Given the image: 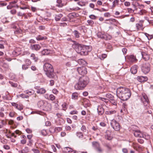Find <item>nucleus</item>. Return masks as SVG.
Segmentation results:
<instances>
[{"instance_id":"680f3d73","label":"nucleus","mask_w":153,"mask_h":153,"mask_svg":"<svg viewBox=\"0 0 153 153\" xmlns=\"http://www.w3.org/2000/svg\"><path fill=\"white\" fill-rule=\"evenodd\" d=\"M3 148L6 150H8L10 149V147L9 145H5L3 146Z\"/></svg>"},{"instance_id":"8fccbe9b","label":"nucleus","mask_w":153,"mask_h":153,"mask_svg":"<svg viewBox=\"0 0 153 153\" xmlns=\"http://www.w3.org/2000/svg\"><path fill=\"white\" fill-rule=\"evenodd\" d=\"M96 150L98 152L100 153H102L103 151V149L100 146H99L97 149H96Z\"/></svg>"},{"instance_id":"6e6d98bb","label":"nucleus","mask_w":153,"mask_h":153,"mask_svg":"<svg viewBox=\"0 0 153 153\" xmlns=\"http://www.w3.org/2000/svg\"><path fill=\"white\" fill-rule=\"evenodd\" d=\"M32 150L34 153H39L40 152L39 151L36 149H32Z\"/></svg>"},{"instance_id":"9d476101","label":"nucleus","mask_w":153,"mask_h":153,"mask_svg":"<svg viewBox=\"0 0 153 153\" xmlns=\"http://www.w3.org/2000/svg\"><path fill=\"white\" fill-rule=\"evenodd\" d=\"M134 136L137 137L142 138L143 137V133L139 130L134 131Z\"/></svg>"},{"instance_id":"2f4dec72","label":"nucleus","mask_w":153,"mask_h":153,"mask_svg":"<svg viewBox=\"0 0 153 153\" xmlns=\"http://www.w3.org/2000/svg\"><path fill=\"white\" fill-rule=\"evenodd\" d=\"M92 144L93 147L96 149H97L100 146L99 144L96 142H93Z\"/></svg>"},{"instance_id":"e2e57ef3","label":"nucleus","mask_w":153,"mask_h":153,"mask_svg":"<svg viewBox=\"0 0 153 153\" xmlns=\"http://www.w3.org/2000/svg\"><path fill=\"white\" fill-rule=\"evenodd\" d=\"M87 22L89 25H91L94 23V22L92 20H88Z\"/></svg>"},{"instance_id":"4c0bfd02","label":"nucleus","mask_w":153,"mask_h":153,"mask_svg":"<svg viewBox=\"0 0 153 153\" xmlns=\"http://www.w3.org/2000/svg\"><path fill=\"white\" fill-rule=\"evenodd\" d=\"M73 33L74 34L75 37L77 38L79 37L80 34L77 31L75 30L74 31Z\"/></svg>"},{"instance_id":"f704fd0d","label":"nucleus","mask_w":153,"mask_h":153,"mask_svg":"<svg viewBox=\"0 0 153 153\" xmlns=\"http://www.w3.org/2000/svg\"><path fill=\"white\" fill-rule=\"evenodd\" d=\"M146 13V11L144 9H142L138 11L137 13L140 15H143L144 14Z\"/></svg>"},{"instance_id":"bb28decb","label":"nucleus","mask_w":153,"mask_h":153,"mask_svg":"<svg viewBox=\"0 0 153 153\" xmlns=\"http://www.w3.org/2000/svg\"><path fill=\"white\" fill-rule=\"evenodd\" d=\"M29 151V149L28 147H25L23 149L19 151L20 153H27Z\"/></svg>"},{"instance_id":"052dcab7","label":"nucleus","mask_w":153,"mask_h":153,"mask_svg":"<svg viewBox=\"0 0 153 153\" xmlns=\"http://www.w3.org/2000/svg\"><path fill=\"white\" fill-rule=\"evenodd\" d=\"M105 147H106L108 151H109L111 150V147L109 145H105Z\"/></svg>"},{"instance_id":"c03bdc74","label":"nucleus","mask_w":153,"mask_h":153,"mask_svg":"<svg viewBox=\"0 0 153 153\" xmlns=\"http://www.w3.org/2000/svg\"><path fill=\"white\" fill-rule=\"evenodd\" d=\"M1 21L4 23L8 22L9 21L7 20V18L6 17H4L1 19Z\"/></svg>"},{"instance_id":"f257e3e1","label":"nucleus","mask_w":153,"mask_h":153,"mask_svg":"<svg viewBox=\"0 0 153 153\" xmlns=\"http://www.w3.org/2000/svg\"><path fill=\"white\" fill-rule=\"evenodd\" d=\"M116 92L117 97L123 101H126L128 100L131 95L129 89L123 87L117 88Z\"/></svg>"},{"instance_id":"37998d69","label":"nucleus","mask_w":153,"mask_h":153,"mask_svg":"<svg viewBox=\"0 0 153 153\" xmlns=\"http://www.w3.org/2000/svg\"><path fill=\"white\" fill-rule=\"evenodd\" d=\"M143 137H142L145 138L146 140H149L150 138V135L147 134H144L143 133Z\"/></svg>"},{"instance_id":"c9c22d12","label":"nucleus","mask_w":153,"mask_h":153,"mask_svg":"<svg viewBox=\"0 0 153 153\" xmlns=\"http://www.w3.org/2000/svg\"><path fill=\"white\" fill-rule=\"evenodd\" d=\"M136 26L137 29L138 30L142 28L143 25L141 23L136 24Z\"/></svg>"},{"instance_id":"aec40b11","label":"nucleus","mask_w":153,"mask_h":153,"mask_svg":"<svg viewBox=\"0 0 153 153\" xmlns=\"http://www.w3.org/2000/svg\"><path fill=\"white\" fill-rule=\"evenodd\" d=\"M141 54L143 59L145 61H148L149 59V56L145 52H142Z\"/></svg>"},{"instance_id":"7c9ffc66","label":"nucleus","mask_w":153,"mask_h":153,"mask_svg":"<svg viewBox=\"0 0 153 153\" xmlns=\"http://www.w3.org/2000/svg\"><path fill=\"white\" fill-rule=\"evenodd\" d=\"M13 53L14 55L17 56L20 54V52L19 51V49H16L13 51Z\"/></svg>"},{"instance_id":"b1692460","label":"nucleus","mask_w":153,"mask_h":153,"mask_svg":"<svg viewBox=\"0 0 153 153\" xmlns=\"http://www.w3.org/2000/svg\"><path fill=\"white\" fill-rule=\"evenodd\" d=\"M119 2V0H114L112 2L111 8L112 9L114 8L116 6L118 5Z\"/></svg>"},{"instance_id":"79ce46f5","label":"nucleus","mask_w":153,"mask_h":153,"mask_svg":"<svg viewBox=\"0 0 153 153\" xmlns=\"http://www.w3.org/2000/svg\"><path fill=\"white\" fill-rule=\"evenodd\" d=\"M78 63L80 65H83L84 63H85V61L82 59L78 60Z\"/></svg>"},{"instance_id":"338daca9","label":"nucleus","mask_w":153,"mask_h":153,"mask_svg":"<svg viewBox=\"0 0 153 153\" xmlns=\"http://www.w3.org/2000/svg\"><path fill=\"white\" fill-rule=\"evenodd\" d=\"M45 125L46 126H50L51 125V123L49 121H47L45 122Z\"/></svg>"},{"instance_id":"bf43d9fd","label":"nucleus","mask_w":153,"mask_h":153,"mask_svg":"<svg viewBox=\"0 0 153 153\" xmlns=\"http://www.w3.org/2000/svg\"><path fill=\"white\" fill-rule=\"evenodd\" d=\"M15 114V112L14 111H12L10 113L9 115L11 117H13Z\"/></svg>"},{"instance_id":"412c9836","label":"nucleus","mask_w":153,"mask_h":153,"mask_svg":"<svg viewBox=\"0 0 153 153\" xmlns=\"http://www.w3.org/2000/svg\"><path fill=\"white\" fill-rule=\"evenodd\" d=\"M41 48L40 45L38 44H34L32 45L31 49L33 50L38 51Z\"/></svg>"},{"instance_id":"f8f14e48","label":"nucleus","mask_w":153,"mask_h":153,"mask_svg":"<svg viewBox=\"0 0 153 153\" xmlns=\"http://www.w3.org/2000/svg\"><path fill=\"white\" fill-rule=\"evenodd\" d=\"M132 146L134 149L137 151L141 150L142 149V147L137 143H133Z\"/></svg>"},{"instance_id":"3c124183","label":"nucleus","mask_w":153,"mask_h":153,"mask_svg":"<svg viewBox=\"0 0 153 153\" xmlns=\"http://www.w3.org/2000/svg\"><path fill=\"white\" fill-rule=\"evenodd\" d=\"M96 150L98 152L100 153H102L103 151V149L100 146H99L97 149H96Z\"/></svg>"},{"instance_id":"f03ea898","label":"nucleus","mask_w":153,"mask_h":153,"mask_svg":"<svg viewBox=\"0 0 153 153\" xmlns=\"http://www.w3.org/2000/svg\"><path fill=\"white\" fill-rule=\"evenodd\" d=\"M72 41L74 42V43L72 45V47L75 49L76 51L82 55H85V46L82 45L74 41Z\"/></svg>"},{"instance_id":"39448f33","label":"nucleus","mask_w":153,"mask_h":153,"mask_svg":"<svg viewBox=\"0 0 153 153\" xmlns=\"http://www.w3.org/2000/svg\"><path fill=\"white\" fill-rule=\"evenodd\" d=\"M91 106L89 101L87 100V119H88V120H91L92 119L93 115L89 109L87 108V107H91Z\"/></svg>"},{"instance_id":"de8ad7c7","label":"nucleus","mask_w":153,"mask_h":153,"mask_svg":"<svg viewBox=\"0 0 153 153\" xmlns=\"http://www.w3.org/2000/svg\"><path fill=\"white\" fill-rule=\"evenodd\" d=\"M42 134L44 136H46L47 134V133L46 130L43 129L41 131Z\"/></svg>"},{"instance_id":"c756f323","label":"nucleus","mask_w":153,"mask_h":153,"mask_svg":"<svg viewBox=\"0 0 153 153\" xmlns=\"http://www.w3.org/2000/svg\"><path fill=\"white\" fill-rule=\"evenodd\" d=\"M24 92L29 95H31L34 93V91L33 90H26L24 91Z\"/></svg>"},{"instance_id":"a18cd8bd","label":"nucleus","mask_w":153,"mask_h":153,"mask_svg":"<svg viewBox=\"0 0 153 153\" xmlns=\"http://www.w3.org/2000/svg\"><path fill=\"white\" fill-rule=\"evenodd\" d=\"M29 66L26 65V64H24L22 65V69L24 70H26L28 69L29 67Z\"/></svg>"},{"instance_id":"6e6552de","label":"nucleus","mask_w":153,"mask_h":153,"mask_svg":"<svg viewBox=\"0 0 153 153\" xmlns=\"http://www.w3.org/2000/svg\"><path fill=\"white\" fill-rule=\"evenodd\" d=\"M141 69L143 72L144 74H146L148 73L150 69V64L148 62L143 64Z\"/></svg>"},{"instance_id":"58836bf2","label":"nucleus","mask_w":153,"mask_h":153,"mask_svg":"<svg viewBox=\"0 0 153 153\" xmlns=\"http://www.w3.org/2000/svg\"><path fill=\"white\" fill-rule=\"evenodd\" d=\"M62 130V128L60 127H57L55 128L54 131L56 132H58Z\"/></svg>"},{"instance_id":"e433bc0d","label":"nucleus","mask_w":153,"mask_h":153,"mask_svg":"<svg viewBox=\"0 0 153 153\" xmlns=\"http://www.w3.org/2000/svg\"><path fill=\"white\" fill-rule=\"evenodd\" d=\"M76 134L79 138H82L83 136V134L81 132H77L76 133Z\"/></svg>"},{"instance_id":"a19ab883","label":"nucleus","mask_w":153,"mask_h":153,"mask_svg":"<svg viewBox=\"0 0 153 153\" xmlns=\"http://www.w3.org/2000/svg\"><path fill=\"white\" fill-rule=\"evenodd\" d=\"M97 36L98 38H103L104 34L100 32H98L97 34Z\"/></svg>"},{"instance_id":"4468645a","label":"nucleus","mask_w":153,"mask_h":153,"mask_svg":"<svg viewBox=\"0 0 153 153\" xmlns=\"http://www.w3.org/2000/svg\"><path fill=\"white\" fill-rule=\"evenodd\" d=\"M105 137V139L108 140H111L113 138L111 135L110 132L109 131H106Z\"/></svg>"},{"instance_id":"1a4fd4ad","label":"nucleus","mask_w":153,"mask_h":153,"mask_svg":"<svg viewBox=\"0 0 153 153\" xmlns=\"http://www.w3.org/2000/svg\"><path fill=\"white\" fill-rule=\"evenodd\" d=\"M77 70L79 73L83 75L82 76L84 77V76L86 74V68L85 67L82 66L78 68Z\"/></svg>"},{"instance_id":"72a5a7b5","label":"nucleus","mask_w":153,"mask_h":153,"mask_svg":"<svg viewBox=\"0 0 153 153\" xmlns=\"http://www.w3.org/2000/svg\"><path fill=\"white\" fill-rule=\"evenodd\" d=\"M25 64L29 66L32 63V62L30 60L28 59H25Z\"/></svg>"},{"instance_id":"a878e982","label":"nucleus","mask_w":153,"mask_h":153,"mask_svg":"<svg viewBox=\"0 0 153 153\" xmlns=\"http://www.w3.org/2000/svg\"><path fill=\"white\" fill-rule=\"evenodd\" d=\"M45 98L48 99H49L51 100H53L55 99V97L53 94H50L49 97H48L47 94H46L45 95Z\"/></svg>"},{"instance_id":"cd10ccee","label":"nucleus","mask_w":153,"mask_h":153,"mask_svg":"<svg viewBox=\"0 0 153 153\" xmlns=\"http://www.w3.org/2000/svg\"><path fill=\"white\" fill-rule=\"evenodd\" d=\"M30 57L31 59L34 60L35 62H37L38 60V58L36 56L35 54L34 53H32L30 55Z\"/></svg>"},{"instance_id":"13d9d810","label":"nucleus","mask_w":153,"mask_h":153,"mask_svg":"<svg viewBox=\"0 0 153 153\" xmlns=\"http://www.w3.org/2000/svg\"><path fill=\"white\" fill-rule=\"evenodd\" d=\"M9 82L13 87H16L17 86V84L16 83H14L10 81H9Z\"/></svg>"},{"instance_id":"393cba45","label":"nucleus","mask_w":153,"mask_h":153,"mask_svg":"<svg viewBox=\"0 0 153 153\" xmlns=\"http://www.w3.org/2000/svg\"><path fill=\"white\" fill-rule=\"evenodd\" d=\"M46 91L45 89L42 88L40 89H37V93L38 94H45L46 92Z\"/></svg>"},{"instance_id":"ea45409f","label":"nucleus","mask_w":153,"mask_h":153,"mask_svg":"<svg viewBox=\"0 0 153 153\" xmlns=\"http://www.w3.org/2000/svg\"><path fill=\"white\" fill-rule=\"evenodd\" d=\"M78 94L77 93H73L72 94V98L74 99H77L78 97Z\"/></svg>"},{"instance_id":"ddd939ff","label":"nucleus","mask_w":153,"mask_h":153,"mask_svg":"<svg viewBox=\"0 0 153 153\" xmlns=\"http://www.w3.org/2000/svg\"><path fill=\"white\" fill-rule=\"evenodd\" d=\"M45 104L44 105L43 109L45 111H48L51 110V106L50 104L48 103L47 102H45Z\"/></svg>"},{"instance_id":"f3484780","label":"nucleus","mask_w":153,"mask_h":153,"mask_svg":"<svg viewBox=\"0 0 153 153\" xmlns=\"http://www.w3.org/2000/svg\"><path fill=\"white\" fill-rule=\"evenodd\" d=\"M137 80L140 82L146 81L148 80V78L146 76H138L137 77Z\"/></svg>"},{"instance_id":"423d86ee","label":"nucleus","mask_w":153,"mask_h":153,"mask_svg":"<svg viewBox=\"0 0 153 153\" xmlns=\"http://www.w3.org/2000/svg\"><path fill=\"white\" fill-rule=\"evenodd\" d=\"M112 128L116 131H119L120 129V126L119 123L114 120H112L110 123Z\"/></svg>"},{"instance_id":"864d4df0","label":"nucleus","mask_w":153,"mask_h":153,"mask_svg":"<svg viewBox=\"0 0 153 153\" xmlns=\"http://www.w3.org/2000/svg\"><path fill=\"white\" fill-rule=\"evenodd\" d=\"M100 99L102 101H104L105 102H108L109 99L106 98H104L102 97H100Z\"/></svg>"},{"instance_id":"7ed1b4c3","label":"nucleus","mask_w":153,"mask_h":153,"mask_svg":"<svg viewBox=\"0 0 153 153\" xmlns=\"http://www.w3.org/2000/svg\"><path fill=\"white\" fill-rule=\"evenodd\" d=\"M44 69L48 77L50 78L53 77L54 75L53 72L54 70L53 66L51 64L48 63H45L44 65Z\"/></svg>"},{"instance_id":"5fc2aeb1","label":"nucleus","mask_w":153,"mask_h":153,"mask_svg":"<svg viewBox=\"0 0 153 153\" xmlns=\"http://www.w3.org/2000/svg\"><path fill=\"white\" fill-rule=\"evenodd\" d=\"M26 139H22L21 140V143L22 144L24 145L26 143Z\"/></svg>"},{"instance_id":"9b49d317","label":"nucleus","mask_w":153,"mask_h":153,"mask_svg":"<svg viewBox=\"0 0 153 153\" xmlns=\"http://www.w3.org/2000/svg\"><path fill=\"white\" fill-rule=\"evenodd\" d=\"M127 58L128 61L131 63L136 62L137 60L136 57L134 55H131L128 56Z\"/></svg>"},{"instance_id":"49530a36","label":"nucleus","mask_w":153,"mask_h":153,"mask_svg":"<svg viewBox=\"0 0 153 153\" xmlns=\"http://www.w3.org/2000/svg\"><path fill=\"white\" fill-rule=\"evenodd\" d=\"M20 97H22V98H28L29 97V96L28 95H26L24 94H21L19 95Z\"/></svg>"},{"instance_id":"69168bd1","label":"nucleus","mask_w":153,"mask_h":153,"mask_svg":"<svg viewBox=\"0 0 153 153\" xmlns=\"http://www.w3.org/2000/svg\"><path fill=\"white\" fill-rule=\"evenodd\" d=\"M122 152L123 153H128V150L127 148H123L122 149Z\"/></svg>"},{"instance_id":"09e8293b","label":"nucleus","mask_w":153,"mask_h":153,"mask_svg":"<svg viewBox=\"0 0 153 153\" xmlns=\"http://www.w3.org/2000/svg\"><path fill=\"white\" fill-rule=\"evenodd\" d=\"M92 50V47L91 46L87 45V50L88 52H91Z\"/></svg>"},{"instance_id":"0eeeda50","label":"nucleus","mask_w":153,"mask_h":153,"mask_svg":"<svg viewBox=\"0 0 153 153\" xmlns=\"http://www.w3.org/2000/svg\"><path fill=\"white\" fill-rule=\"evenodd\" d=\"M140 99L144 105L147 106L149 104V100L147 96L145 94H142V96H140Z\"/></svg>"},{"instance_id":"2eb2a0df","label":"nucleus","mask_w":153,"mask_h":153,"mask_svg":"<svg viewBox=\"0 0 153 153\" xmlns=\"http://www.w3.org/2000/svg\"><path fill=\"white\" fill-rule=\"evenodd\" d=\"M46 102V101L42 100L39 101L37 103V105L38 107L43 108L45 104V102Z\"/></svg>"},{"instance_id":"6ab92c4d","label":"nucleus","mask_w":153,"mask_h":153,"mask_svg":"<svg viewBox=\"0 0 153 153\" xmlns=\"http://www.w3.org/2000/svg\"><path fill=\"white\" fill-rule=\"evenodd\" d=\"M137 68L138 67L136 65L132 66L131 68V73L133 74H136L137 72Z\"/></svg>"},{"instance_id":"4be33fe9","label":"nucleus","mask_w":153,"mask_h":153,"mask_svg":"<svg viewBox=\"0 0 153 153\" xmlns=\"http://www.w3.org/2000/svg\"><path fill=\"white\" fill-rule=\"evenodd\" d=\"M51 51L48 49H44L42 51V53L43 55H48L51 53Z\"/></svg>"},{"instance_id":"dca6fc26","label":"nucleus","mask_w":153,"mask_h":153,"mask_svg":"<svg viewBox=\"0 0 153 153\" xmlns=\"http://www.w3.org/2000/svg\"><path fill=\"white\" fill-rule=\"evenodd\" d=\"M97 110L98 114L100 115H102L104 113V109L101 105H99L98 106Z\"/></svg>"},{"instance_id":"a211bd4d","label":"nucleus","mask_w":153,"mask_h":153,"mask_svg":"<svg viewBox=\"0 0 153 153\" xmlns=\"http://www.w3.org/2000/svg\"><path fill=\"white\" fill-rule=\"evenodd\" d=\"M117 113V111L115 110H111L105 112V114L108 115H114Z\"/></svg>"},{"instance_id":"473e14b6","label":"nucleus","mask_w":153,"mask_h":153,"mask_svg":"<svg viewBox=\"0 0 153 153\" xmlns=\"http://www.w3.org/2000/svg\"><path fill=\"white\" fill-rule=\"evenodd\" d=\"M47 39V37L45 36H42L41 35L38 36L36 38V39L38 40H42L43 39Z\"/></svg>"},{"instance_id":"0e129e2a","label":"nucleus","mask_w":153,"mask_h":153,"mask_svg":"<svg viewBox=\"0 0 153 153\" xmlns=\"http://www.w3.org/2000/svg\"><path fill=\"white\" fill-rule=\"evenodd\" d=\"M31 69L33 71H35L37 70V69L35 65H33L31 67Z\"/></svg>"},{"instance_id":"4d7b16f0","label":"nucleus","mask_w":153,"mask_h":153,"mask_svg":"<svg viewBox=\"0 0 153 153\" xmlns=\"http://www.w3.org/2000/svg\"><path fill=\"white\" fill-rule=\"evenodd\" d=\"M52 92L56 94H57L59 93V91L55 88H54L52 90Z\"/></svg>"},{"instance_id":"5701e85b","label":"nucleus","mask_w":153,"mask_h":153,"mask_svg":"<svg viewBox=\"0 0 153 153\" xmlns=\"http://www.w3.org/2000/svg\"><path fill=\"white\" fill-rule=\"evenodd\" d=\"M56 3L57 4L56 5V6L59 7H62L64 5L62 3V0H57Z\"/></svg>"},{"instance_id":"c85d7f7f","label":"nucleus","mask_w":153,"mask_h":153,"mask_svg":"<svg viewBox=\"0 0 153 153\" xmlns=\"http://www.w3.org/2000/svg\"><path fill=\"white\" fill-rule=\"evenodd\" d=\"M106 97L110 100H113L114 99V96L110 94H107L105 95Z\"/></svg>"},{"instance_id":"603ef678","label":"nucleus","mask_w":153,"mask_h":153,"mask_svg":"<svg viewBox=\"0 0 153 153\" xmlns=\"http://www.w3.org/2000/svg\"><path fill=\"white\" fill-rule=\"evenodd\" d=\"M17 107L16 108L20 111L22 110L23 109V106L20 105H18Z\"/></svg>"},{"instance_id":"774afa93","label":"nucleus","mask_w":153,"mask_h":153,"mask_svg":"<svg viewBox=\"0 0 153 153\" xmlns=\"http://www.w3.org/2000/svg\"><path fill=\"white\" fill-rule=\"evenodd\" d=\"M130 3L128 1H126L124 3V5L126 6H129L130 5Z\"/></svg>"},{"instance_id":"20e7f679","label":"nucleus","mask_w":153,"mask_h":153,"mask_svg":"<svg viewBox=\"0 0 153 153\" xmlns=\"http://www.w3.org/2000/svg\"><path fill=\"white\" fill-rule=\"evenodd\" d=\"M86 86L85 78L82 76L80 78L79 82L75 85L74 87L77 90H82Z\"/></svg>"}]
</instances>
